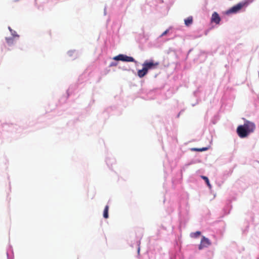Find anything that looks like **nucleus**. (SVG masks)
<instances>
[{
  "label": "nucleus",
  "instance_id": "obj_15",
  "mask_svg": "<svg viewBox=\"0 0 259 259\" xmlns=\"http://www.w3.org/2000/svg\"><path fill=\"white\" fill-rule=\"evenodd\" d=\"M167 32H168V30H165L164 32H163L162 33V34H161V36H163V35H165L167 33Z\"/></svg>",
  "mask_w": 259,
  "mask_h": 259
},
{
  "label": "nucleus",
  "instance_id": "obj_14",
  "mask_svg": "<svg viewBox=\"0 0 259 259\" xmlns=\"http://www.w3.org/2000/svg\"><path fill=\"white\" fill-rule=\"evenodd\" d=\"M6 40L7 43L10 45L13 43L14 39L13 38H7Z\"/></svg>",
  "mask_w": 259,
  "mask_h": 259
},
{
  "label": "nucleus",
  "instance_id": "obj_9",
  "mask_svg": "<svg viewBox=\"0 0 259 259\" xmlns=\"http://www.w3.org/2000/svg\"><path fill=\"white\" fill-rule=\"evenodd\" d=\"M185 24L189 26H190L193 22V17L192 16H190L188 17L187 19H185Z\"/></svg>",
  "mask_w": 259,
  "mask_h": 259
},
{
  "label": "nucleus",
  "instance_id": "obj_4",
  "mask_svg": "<svg viewBox=\"0 0 259 259\" xmlns=\"http://www.w3.org/2000/svg\"><path fill=\"white\" fill-rule=\"evenodd\" d=\"M242 125L244 126L247 133L249 134L253 132L255 128L254 123L248 120L245 121L244 124Z\"/></svg>",
  "mask_w": 259,
  "mask_h": 259
},
{
  "label": "nucleus",
  "instance_id": "obj_12",
  "mask_svg": "<svg viewBox=\"0 0 259 259\" xmlns=\"http://www.w3.org/2000/svg\"><path fill=\"white\" fill-rule=\"evenodd\" d=\"M201 234V232L200 231H197L195 233H193L192 234L191 236L194 238H196L198 236H199Z\"/></svg>",
  "mask_w": 259,
  "mask_h": 259
},
{
  "label": "nucleus",
  "instance_id": "obj_1",
  "mask_svg": "<svg viewBox=\"0 0 259 259\" xmlns=\"http://www.w3.org/2000/svg\"><path fill=\"white\" fill-rule=\"evenodd\" d=\"M159 65V63L158 62H154L153 60L146 61L143 64V67L146 68L147 70L148 71L149 69L156 68Z\"/></svg>",
  "mask_w": 259,
  "mask_h": 259
},
{
  "label": "nucleus",
  "instance_id": "obj_2",
  "mask_svg": "<svg viewBox=\"0 0 259 259\" xmlns=\"http://www.w3.org/2000/svg\"><path fill=\"white\" fill-rule=\"evenodd\" d=\"M113 59L114 60L116 61H125V62H134L135 59L132 57H129L126 55L120 54L118 56H116L113 58Z\"/></svg>",
  "mask_w": 259,
  "mask_h": 259
},
{
  "label": "nucleus",
  "instance_id": "obj_10",
  "mask_svg": "<svg viewBox=\"0 0 259 259\" xmlns=\"http://www.w3.org/2000/svg\"><path fill=\"white\" fill-rule=\"evenodd\" d=\"M108 210H109V206L106 205L104 210L103 216L105 219H107L108 218Z\"/></svg>",
  "mask_w": 259,
  "mask_h": 259
},
{
  "label": "nucleus",
  "instance_id": "obj_5",
  "mask_svg": "<svg viewBox=\"0 0 259 259\" xmlns=\"http://www.w3.org/2000/svg\"><path fill=\"white\" fill-rule=\"evenodd\" d=\"M246 4V3H240L237 4L236 5L233 6L230 9L227 13H235L239 11L243 6Z\"/></svg>",
  "mask_w": 259,
  "mask_h": 259
},
{
  "label": "nucleus",
  "instance_id": "obj_6",
  "mask_svg": "<svg viewBox=\"0 0 259 259\" xmlns=\"http://www.w3.org/2000/svg\"><path fill=\"white\" fill-rule=\"evenodd\" d=\"M211 245L210 241L204 236H202L200 243L199 245V249L201 250L204 248L207 247Z\"/></svg>",
  "mask_w": 259,
  "mask_h": 259
},
{
  "label": "nucleus",
  "instance_id": "obj_8",
  "mask_svg": "<svg viewBox=\"0 0 259 259\" xmlns=\"http://www.w3.org/2000/svg\"><path fill=\"white\" fill-rule=\"evenodd\" d=\"M147 73L148 71L147 70V69L144 67H143L142 69L138 70V75L140 78H142L147 74Z\"/></svg>",
  "mask_w": 259,
  "mask_h": 259
},
{
  "label": "nucleus",
  "instance_id": "obj_7",
  "mask_svg": "<svg viewBox=\"0 0 259 259\" xmlns=\"http://www.w3.org/2000/svg\"><path fill=\"white\" fill-rule=\"evenodd\" d=\"M211 21L212 22H214L217 24L220 23L221 21V18L219 14L217 12H214L211 17Z\"/></svg>",
  "mask_w": 259,
  "mask_h": 259
},
{
  "label": "nucleus",
  "instance_id": "obj_11",
  "mask_svg": "<svg viewBox=\"0 0 259 259\" xmlns=\"http://www.w3.org/2000/svg\"><path fill=\"white\" fill-rule=\"evenodd\" d=\"M201 178L202 179H203L205 181L206 183L207 184V185L209 188H211V185H210V184L209 183V180H208V178L205 177V176H201Z\"/></svg>",
  "mask_w": 259,
  "mask_h": 259
},
{
  "label": "nucleus",
  "instance_id": "obj_13",
  "mask_svg": "<svg viewBox=\"0 0 259 259\" xmlns=\"http://www.w3.org/2000/svg\"><path fill=\"white\" fill-rule=\"evenodd\" d=\"M207 149V148H203L201 149L199 148H193L192 150L195 151H204Z\"/></svg>",
  "mask_w": 259,
  "mask_h": 259
},
{
  "label": "nucleus",
  "instance_id": "obj_3",
  "mask_svg": "<svg viewBox=\"0 0 259 259\" xmlns=\"http://www.w3.org/2000/svg\"><path fill=\"white\" fill-rule=\"evenodd\" d=\"M237 133L239 137L244 138L249 134L242 125H239L237 128Z\"/></svg>",
  "mask_w": 259,
  "mask_h": 259
},
{
  "label": "nucleus",
  "instance_id": "obj_16",
  "mask_svg": "<svg viewBox=\"0 0 259 259\" xmlns=\"http://www.w3.org/2000/svg\"><path fill=\"white\" fill-rule=\"evenodd\" d=\"M113 65H114V64H112V63L110 65L111 66H113Z\"/></svg>",
  "mask_w": 259,
  "mask_h": 259
}]
</instances>
